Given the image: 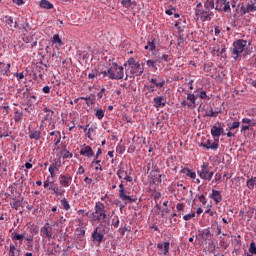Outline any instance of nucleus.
Wrapping results in <instances>:
<instances>
[{
    "mask_svg": "<svg viewBox=\"0 0 256 256\" xmlns=\"http://www.w3.org/2000/svg\"><path fill=\"white\" fill-rule=\"evenodd\" d=\"M103 204L97 205V220L98 223H100L101 228L99 229V232L97 233V241L98 243H101L103 241V237H105V233L109 231V228L107 227L109 225V217H107V214L103 210Z\"/></svg>",
    "mask_w": 256,
    "mask_h": 256,
    "instance_id": "obj_1",
    "label": "nucleus"
},
{
    "mask_svg": "<svg viewBox=\"0 0 256 256\" xmlns=\"http://www.w3.org/2000/svg\"><path fill=\"white\" fill-rule=\"evenodd\" d=\"M98 77H101L102 79L108 77V79L119 81L125 77V69L117 63H112L107 71L99 72Z\"/></svg>",
    "mask_w": 256,
    "mask_h": 256,
    "instance_id": "obj_2",
    "label": "nucleus"
},
{
    "mask_svg": "<svg viewBox=\"0 0 256 256\" xmlns=\"http://www.w3.org/2000/svg\"><path fill=\"white\" fill-rule=\"evenodd\" d=\"M247 49V40L238 39L233 43L232 57L235 61L241 59V54Z\"/></svg>",
    "mask_w": 256,
    "mask_h": 256,
    "instance_id": "obj_3",
    "label": "nucleus"
},
{
    "mask_svg": "<svg viewBox=\"0 0 256 256\" xmlns=\"http://www.w3.org/2000/svg\"><path fill=\"white\" fill-rule=\"evenodd\" d=\"M129 67L130 73L136 77H141V74L145 71V68L141 66V63L135 61V58L130 57L125 63L124 67Z\"/></svg>",
    "mask_w": 256,
    "mask_h": 256,
    "instance_id": "obj_4",
    "label": "nucleus"
},
{
    "mask_svg": "<svg viewBox=\"0 0 256 256\" xmlns=\"http://www.w3.org/2000/svg\"><path fill=\"white\" fill-rule=\"evenodd\" d=\"M195 15L197 19H201L203 22H205L211 21V16L213 15V12H211V10H207L206 8L203 9V4L199 2L196 5Z\"/></svg>",
    "mask_w": 256,
    "mask_h": 256,
    "instance_id": "obj_5",
    "label": "nucleus"
},
{
    "mask_svg": "<svg viewBox=\"0 0 256 256\" xmlns=\"http://www.w3.org/2000/svg\"><path fill=\"white\" fill-rule=\"evenodd\" d=\"M198 175H199L200 179H204V181H211V179H213V175H215V173L209 171L208 163H203V165L201 166V169L198 170Z\"/></svg>",
    "mask_w": 256,
    "mask_h": 256,
    "instance_id": "obj_6",
    "label": "nucleus"
},
{
    "mask_svg": "<svg viewBox=\"0 0 256 256\" xmlns=\"http://www.w3.org/2000/svg\"><path fill=\"white\" fill-rule=\"evenodd\" d=\"M181 105L187 109H195L197 107V96L193 93H188L187 100H183Z\"/></svg>",
    "mask_w": 256,
    "mask_h": 256,
    "instance_id": "obj_7",
    "label": "nucleus"
},
{
    "mask_svg": "<svg viewBox=\"0 0 256 256\" xmlns=\"http://www.w3.org/2000/svg\"><path fill=\"white\" fill-rule=\"evenodd\" d=\"M215 9L220 13H231V5L227 0H216Z\"/></svg>",
    "mask_w": 256,
    "mask_h": 256,
    "instance_id": "obj_8",
    "label": "nucleus"
},
{
    "mask_svg": "<svg viewBox=\"0 0 256 256\" xmlns=\"http://www.w3.org/2000/svg\"><path fill=\"white\" fill-rule=\"evenodd\" d=\"M40 235L43 239H48V241H51L53 237V229L49 227V222L45 223L40 229Z\"/></svg>",
    "mask_w": 256,
    "mask_h": 256,
    "instance_id": "obj_9",
    "label": "nucleus"
},
{
    "mask_svg": "<svg viewBox=\"0 0 256 256\" xmlns=\"http://www.w3.org/2000/svg\"><path fill=\"white\" fill-rule=\"evenodd\" d=\"M0 75L11 77V63L6 64L5 62H0Z\"/></svg>",
    "mask_w": 256,
    "mask_h": 256,
    "instance_id": "obj_10",
    "label": "nucleus"
},
{
    "mask_svg": "<svg viewBox=\"0 0 256 256\" xmlns=\"http://www.w3.org/2000/svg\"><path fill=\"white\" fill-rule=\"evenodd\" d=\"M71 181H73V177L69 176V174H61L59 176V184L61 187H70Z\"/></svg>",
    "mask_w": 256,
    "mask_h": 256,
    "instance_id": "obj_11",
    "label": "nucleus"
},
{
    "mask_svg": "<svg viewBox=\"0 0 256 256\" xmlns=\"http://www.w3.org/2000/svg\"><path fill=\"white\" fill-rule=\"evenodd\" d=\"M211 135L215 141H219L221 135H225V130L223 129V127L213 126L211 128Z\"/></svg>",
    "mask_w": 256,
    "mask_h": 256,
    "instance_id": "obj_12",
    "label": "nucleus"
},
{
    "mask_svg": "<svg viewBox=\"0 0 256 256\" xmlns=\"http://www.w3.org/2000/svg\"><path fill=\"white\" fill-rule=\"evenodd\" d=\"M61 169V160L54 161L48 168V171L50 173V176L52 179L55 177L56 172Z\"/></svg>",
    "mask_w": 256,
    "mask_h": 256,
    "instance_id": "obj_13",
    "label": "nucleus"
},
{
    "mask_svg": "<svg viewBox=\"0 0 256 256\" xmlns=\"http://www.w3.org/2000/svg\"><path fill=\"white\" fill-rule=\"evenodd\" d=\"M74 241L76 243H83L85 241V229L77 228L74 234Z\"/></svg>",
    "mask_w": 256,
    "mask_h": 256,
    "instance_id": "obj_14",
    "label": "nucleus"
},
{
    "mask_svg": "<svg viewBox=\"0 0 256 256\" xmlns=\"http://www.w3.org/2000/svg\"><path fill=\"white\" fill-rule=\"evenodd\" d=\"M153 103L156 109H163L167 105V100L163 96H157L153 99Z\"/></svg>",
    "mask_w": 256,
    "mask_h": 256,
    "instance_id": "obj_15",
    "label": "nucleus"
},
{
    "mask_svg": "<svg viewBox=\"0 0 256 256\" xmlns=\"http://www.w3.org/2000/svg\"><path fill=\"white\" fill-rule=\"evenodd\" d=\"M209 199H213L216 205H219L223 201V196L219 190L212 189V193L209 195Z\"/></svg>",
    "mask_w": 256,
    "mask_h": 256,
    "instance_id": "obj_16",
    "label": "nucleus"
},
{
    "mask_svg": "<svg viewBox=\"0 0 256 256\" xmlns=\"http://www.w3.org/2000/svg\"><path fill=\"white\" fill-rule=\"evenodd\" d=\"M170 247H171V243H169V242L157 244V249H159V251H161L160 255H169Z\"/></svg>",
    "mask_w": 256,
    "mask_h": 256,
    "instance_id": "obj_17",
    "label": "nucleus"
},
{
    "mask_svg": "<svg viewBox=\"0 0 256 256\" xmlns=\"http://www.w3.org/2000/svg\"><path fill=\"white\" fill-rule=\"evenodd\" d=\"M241 15H247V13H253L256 11L255 3L242 5L240 8Z\"/></svg>",
    "mask_w": 256,
    "mask_h": 256,
    "instance_id": "obj_18",
    "label": "nucleus"
},
{
    "mask_svg": "<svg viewBox=\"0 0 256 256\" xmlns=\"http://www.w3.org/2000/svg\"><path fill=\"white\" fill-rule=\"evenodd\" d=\"M5 23H6L7 29H9V31H13L14 29H17V27H19L17 22L13 21V17H11V16H6Z\"/></svg>",
    "mask_w": 256,
    "mask_h": 256,
    "instance_id": "obj_19",
    "label": "nucleus"
},
{
    "mask_svg": "<svg viewBox=\"0 0 256 256\" xmlns=\"http://www.w3.org/2000/svg\"><path fill=\"white\" fill-rule=\"evenodd\" d=\"M200 147H205V149H212V151H217V149H219V142L211 143V140H207L206 143H201Z\"/></svg>",
    "mask_w": 256,
    "mask_h": 256,
    "instance_id": "obj_20",
    "label": "nucleus"
},
{
    "mask_svg": "<svg viewBox=\"0 0 256 256\" xmlns=\"http://www.w3.org/2000/svg\"><path fill=\"white\" fill-rule=\"evenodd\" d=\"M27 102H26V105L28 107V109H31V111H33V109H35V103H37V96L35 95H32V96H29L27 95Z\"/></svg>",
    "mask_w": 256,
    "mask_h": 256,
    "instance_id": "obj_21",
    "label": "nucleus"
},
{
    "mask_svg": "<svg viewBox=\"0 0 256 256\" xmlns=\"http://www.w3.org/2000/svg\"><path fill=\"white\" fill-rule=\"evenodd\" d=\"M59 245H56L55 243H48L46 255H57V248Z\"/></svg>",
    "mask_w": 256,
    "mask_h": 256,
    "instance_id": "obj_22",
    "label": "nucleus"
},
{
    "mask_svg": "<svg viewBox=\"0 0 256 256\" xmlns=\"http://www.w3.org/2000/svg\"><path fill=\"white\" fill-rule=\"evenodd\" d=\"M80 155H83L84 157H93L94 152L91 146H86L81 148Z\"/></svg>",
    "mask_w": 256,
    "mask_h": 256,
    "instance_id": "obj_23",
    "label": "nucleus"
},
{
    "mask_svg": "<svg viewBox=\"0 0 256 256\" xmlns=\"http://www.w3.org/2000/svg\"><path fill=\"white\" fill-rule=\"evenodd\" d=\"M180 172L183 173L185 176L190 177V179H196L197 177V173L193 172V170L187 167L182 168Z\"/></svg>",
    "mask_w": 256,
    "mask_h": 256,
    "instance_id": "obj_24",
    "label": "nucleus"
},
{
    "mask_svg": "<svg viewBox=\"0 0 256 256\" xmlns=\"http://www.w3.org/2000/svg\"><path fill=\"white\" fill-rule=\"evenodd\" d=\"M43 112L46 113L45 117H44V121H51V119H53V116L55 115V111L44 107L43 108Z\"/></svg>",
    "mask_w": 256,
    "mask_h": 256,
    "instance_id": "obj_25",
    "label": "nucleus"
},
{
    "mask_svg": "<svg viewBox=\"0 0 256 256\" xmlns=\"http://www.w3.org/2000/svg\"><path fill=\"white\" fill-rule=\"evenodd\" d=\"M242 128H241V133L245 132V131H249L250 127H251V119L249 118H243L242 119Z\"/></svg>",
    "mask_w": 256,
    "mask_h": 256,
    "instance_id": "obj_26",
    "label": "nucleus"
},
{
    "mask_svg": "<svg viewBox=\"0 0 256 256\" xmlns=\"http://www.w3.org/2000/svg\"><path fill=\"white\" fill-rule=\"evenodd\" d=\"M53 193L55 194L56 197H63L65 195V189L63 187H51L49 188Z\"/></svg>",
    "mask_w": 256,
    "mask_h": 256,
    "instance_id": "obj_27",
    "label": "nucleus"
},
{
    "mask_svg": "<svg viewBox=\"0 0 256 256\" xmlns=\"http://www.w3.org/2000/svg\"><path fill=\"white\" fill-rule=\"evenodd\" d=\"M82 100L86 101V105L88 107H93V105H95V101H97V99L95 98V95H90L88 97H82Z\"/></svg>",
    "mask_w": 256,
    "mask_h": 256,
    "instance_id": "obj_28",
    "label": "nucleus"
},
{
    "mask_svg": "<svg viewBox=\"0 0 256 256\" xmlns=\"http://www.w3.org/2000/svg\"><path fill=\"white\" fill-rule=\"evenodd\" d=\"M124 195V196H122ZM121 195V192H119V199L121 201H128V203H135V199L131 198V196L127 195V191L123 190V194Z\"/></svg>",
    "mask_w": 256,
    "mask_h": 256,
    "instance_id": "obj_29",
    "label": "nucleus"
},
{
    "mask_svg": "<svg viewBox=\"0 0 256 256\" xmlns=\"http://www.w3.org/2000/svg\"><path fill=\"white\" fill-rule=\"evenodd\" d=\"M29 138L34 139V141H39V139H41V130L30 131Z\"/></svg>",
    "mask_w": 256,
    "mask_h": 256,
    "instance_id": "obj_30",
    "label": "nucleus"
},
{
    "mask_svg": "<svg viewBox=\"0 0 256 256\" xmlns=\"http://www.w3.org/2000/svg\"><path fill=\"white\" fill-rule=\"evenodd\" d=\"M150 83L155 85V87H159L160 89L165 86V80L164 79L159 80L157 78H151Z\"/></svg>",
    "mask_w": 256,
    "mask_h": 256,
    "instance_id": "obj_31",
    "label": "nucleus"
},
{
    "mask_svg": "<svg viewBox=\"0 0 256 256\" xmlns=\"http://www.w3.org/2000/svg\"><path fill=\"white\" fill-rule=\"evenodd\" d=\"M60 205L64 211H69L71 209V205L69 204V201H67V198H62L60 200Z\"/></svg>",
    "mask_w": 256,
    "mask_h": 256,
    "instance_id": "obj_32",
    "label": "nucleus"
},
{
    "mask_svg": "<svg viewBox=\"0 0 256 256\" xmlns=\"http://www.w3.org/2000/svg\"><path fill=\"white\" fill-rule=\"evenodd\" d=\"M40 7L42 9H53V4L51 2H49L48 0H41Z\"/></svg>",
    "mask_w": 256,
    "mask_h": 256,
    "instance_id": "obj_33",
    "label": "nucleus"
},
{
    "mask_svg": "<svg viewBox=\"0 0 256 256\" xmlns=\"http://www.w3.org/2000/svg\"><path fill=\"white\" fill-rule=\"evenodd\" d=\"M204 9L211 11V9H215V1L214 0H206L204 3Z\"/></svg>",
    "mask_w": 256,
    "mask_h": 256,
    "instance_id": "obj_34",
    "label": "nucleus"
},
{
    "mask_svg": "<svg viewBox=\"0 0 256 256\" xmlns=\"http://www.w3.org/2000/svg\"><path fill=\"white\" fill-rule=\"evenodd\" d=\"M52 43L55 45H59V47H61L63 45V40H61V37L59 36V34H55L53 37H52Z\"/></svg>",
    "mask_w": 256,
    "mask_h": 256,
    "instance_id": "obj_35",
    "label": "nucleus"
},
{
    "mask_svg": "<svg viewBox=\"0 0 256 256\" xmlns=\"http://www.w3.org/2000/svg\"><path fill=\"white\" fill-rule=\"evenodd\" d=\"M12 209H19V207H21V205H23V202L17 198H13V202L10 203Z\"/></svg>",
    "mask_w": 256,
    "mask_h": 256,
    "instance_id": "obj_36",
    "label": "nucleus"
},
{
    "mask_svg": "<svg viewBox=\"0 0 256 256\" xmlns=\"http://www.w3.org/2000/svg\"><path fill=\"white\" fill-rule=\"evenodd\" d=\"M121 5H122V7L129 9L132 5H136V3H135V1L133 2V0H122Z\"/></svg>",
    "mask_w": 256,
    "mask_h": 256,
    "instance_id": "obj_37",
    "label": "nucleus"
},
{
    "mask_svg": "<svg viewBox=\"0 0 256 256\" xmlns=\"http://www.w3.org/2000/svg\"><path fill=\"white\" fill-rule=\"evenodd\" d=\"M11 237H12L13 241H19L20 243H23V237H25V235L18 234V233H12Z\"/></svg>",
    "mask_w": 256,
    "mask_h": 256,
    "instance_id": "obj_38",
    "label": "nucleus"
},
{
    "mask_svg": "<svg viewBox=\"0 0 256 256\" xmlns=\"http://www.w3.org/2000/svg\"><path fill=\"white\" fill-rule=\"evenodd\" d=\"M61 143V132L57 131L56 136L54 137V149H57V145Z\"/></svg>",
    "mask_w": 256,
    "mask_h": 256,
    "instance_id": "obj_39",
    "label": "nucleus"
},
{
    "mask_svg": "<svg viewBox=\"0 0 256 256\" xmlns=\"http://www.w3.org/2000/svg\"><path fill=\"white\" fill-rule=\"evenodd\" d=\"M31 31V24H29V22H25L23 25H22V33L23 35H27V33Z\"/></svg>",
    "mask_w": 256,
    "mask_h": 256,
    "instance_id": "obj_40",
    "label": "nucleus"
},
{
    "mask_svg": "<svg viewBox=\"0 0 256 256\" xmlns=\"http://www.w3.org/2000/svg\"><path fill=\"white\" fill-rule=\"evenodd\" d=\"M246 185H247L248 189H254L255 185H256V177L249 179L247 181Z\"/></svg>",
    "mask_w": 256,
    "mask_h": 256,
    "instance_id": "obj_41",
    "label": "nucleus"
},
{
    "mask_svg": "<svg viewBox=\"0 0 256 256\" xmlns=\"http://www.w3.org/2000/svg\"><path fill=\"white\" fill-rule=\"evenodd\" d=\"M241 127V122H233L231 126H229L226 131H235V129H239Z\"/></svg>",
    "mask_w": 256,
    "mask_h": 256,
    "instance_id": "obj_42",
    "label": "nucleus"
},
{
    "mask_svg": "<svg viewBox=\"0 0 256 256\" xmlns=\"http://www.w3.org/2000/svg\"><path fill=\"white\" fill-rule=\"evenodd\" d=\"M174 27H176L178 33H183V31H185V25H183L181 22H175Z\"/></svg>",
    "mask_w": 256,
    "mask_h": 256,
    "instance_id": "obj_43",
    "label": "nucleus"
},
{
    "mask_svg": "<svg viewBox=\"0 0 256 256\" xmlns=\"http://www.w3.org/2000/svg\"><path fill=\"white\" fill-rule=\"evenodd\" d=\"M86 135L88 137V139H95V129L93 128H89L88 131L86 132Z\"/></svg>",
    "mask_w": 256,
    "mask_h": 256,
    "instance_id": "obj_44",
    "label": "nucleus"
},
{
    "mask_svg": "<svg viewBox=\"0 0 256 256\" xmlns=\"http://www.w3.org/2000/svg\"><path fill=\"white\" fill-rule=\"evenodd\" d=\"M63 159H73V153L69 152L67 149H63Z\"/></svg>",
    "mask_w": 256,
    "mask_h": 256,
    "instance_id": "obj_45",
    "label": "nucleus"
},
{
    "mask_svg": "<svg viewBox=\"0 0 256 256\" xmlns=\"http://www.w3.org/2000/svg\"><path fill=\"white\" fill-rule=\"evenodd\" d=\"M248 251L251 255H256V244H255V242L250 243V247H249Z\"/></svg>",
    "mask_w": 256,
    "mask_h": 256,
    "instance_id": "obj_46",
    "label": "nucleus"
},
{
    "mask_svg": "<svg viewBox=\"0 0 256 256\" xmlns=\"http://www.w3.org/2000/svg\"><path fill=\"white\" fill-rule=\"evenodd\" d=\"M15 251H17V246L10 244L9 246V256H16Z\"/></svg>",
    "mask_w": 256,
    "mask_h": 256,
    "instance_id": "obj_47",
    "label": "nucleus"
},
{
    "mask_svg": "<svg viewBox=\"0 0 256 256\" xmlns=\"http://www.w3.org/2000/svg\"><path fill=\"white\" fill-rule=\"evenodd\" d=\"M116 175H118V177L120 179H125V176H127V171L123 170V169H119L117 172H116Z\"/></svg>",
    "mask_w": 256,
    "mask_h": 256,
    "instance_id": "obj_48",
    "label": "nucleus"
},
{
    "mask_svg": "<svg viewBox=\"0 0 256 256\" xmlns=\"http://www.w3.org/2000/svg\"><path fill=\"white\" fill-rule=\"evenodd\" d=\"M21 117H23V113L16 111L14 115L15 123H19V121H21Z\"/></svg>",
    "mask_w": 256,
    "mask_h": 256,
    "instance_id": "obj_49",
    "label": "nucleus"
},
{
    "mask_svg": "<svg viewBox=\"0 0 256 256\" xmlns=\"http://www.w3.org/2000/svg\"><path fill=\"white\" fill-rule=\"evenodd\" d=\"M148 46L150 47V51H155V49L157 48V46L155 45V39L148 41Z\"/></svg>",
    "mask_w": 256,
    "mask_h": 256,
    "instance_id": "obj_50",
    "label": "nucleus"
},
{
    "mask_svg": "<svg viewBox=\"0 0 256 256\" xmlns=\"http://www.w3.org/2000/svg\"><path fill=\"white\" fill-rule=\"evenodd\" d=\"M206 115H207V117H217V115H219V111H213L211 109L208 111V113Z\"/></svg>",
    "mask_w": 256,
    "mask_h": 256,
    "instance_id": "obj_51",
    "label": "nucleus"
},
{
    "mask_svg": "<svg viewBox=\"0 0 256 256\" xmlns=\"http://www.w3.org/2000/svg\"><path fill=\"white\" fill-rule=\"evenodd\" d=\"M105 117V111L103 109H98L97 110V119H103Z\"/></svg>",
    "mask_w": 256,
    "mask_h": 256,
    "instance_id": "obj_52",
    "label": "nucleus"
},
{
    "mask_svg": "<svg viewBox=\"0 0 256 256\" xmlns=\"http://www.w3.org/2000/svg\"><path fill=\"white\" fill-rule=\"evenodd\" d=\"M198 199L201 201L202 205H207V197H205V194L200 195Z\"/></svg>",
    "mask_w": 256,
    "mask_h": 256,
    "instance_id": "obj_53",
    "label": "nucleus"
},
{
    "mask_svg": "<svg viewBox=\"0 0 256 256\" xmlns=\"http://www.w3.org/2000/svg\"><path fill=\"white\" fill-rule=\"evenodd\" d=\"M116 151H117V153H120V155H123L125 153V147L122 145H118L116 147Z\"/></svg>",
    "mask_w": 256,
    "mask_h": 256,
    "instance_id": "obj_54",
    "label": "nucleus"
},
{
    "mask_svg": "<svg viewBox=\"0 0 256 256\" xmlns=\"http://www.w3.org/2000/svg\"><path fill=\"white\" fill-rule=\"evenodd\" d=\"M213 51H216L217 55H223V53H225L226 51V48L223 47L222 49H219V48H213Z\"/></svg>",
    "mask_w": 256,
    "mask_h": 256,
    "instance_id": "obj_55",
    "label": "nucleus"
},
{
    "mask_svg": "<svg viewBox=\"0 0 256 256\" xmlns=\"http://www.w3.org/2000/svg\"><path fill=\"white\" fill-rule=\"evenodd\" d=\"M193 217H195V213L186 214L183 216V219H184V221H191V219H193Z\"/></svg>",
    "mask_w": 256,
    "mask_h": 256,
    "instance_id": "obj_56",
    "label": "nucleus"
},
{
    "mask_svg": "<svg viewBox=\"0 0 256 256\" xmlns=\"http://www.w3.org/2000/svg\"><path fill=\"white\" fill-rule=\"evenodd\" d=\"M196 97H200V99H207V92H205L204 90L200 91L199 95H197Z\"/></svg>",
    "mask_w": 256,
    "mask_h": 256,
    "instance_id": "obj_57",
    "label": "nucleus"
},
{
    "mask_svg": "<svg viewBox=\"0 0 256 256\" xmlns=\"http://www.w3.org/2000/svg\"><path fill=\"white\" fill-rule=\"evenodd\" d=\"M235 135H237V130L236 131L228 130V132L226 133L227 137H235Z\"/></svg>",
    "mask_w": 256,
    "mask_h": 256,
    "instance_id": "obj_58",
    "label": "nucleus"
},
{
    "mask_svg": "<svg viewBox=\"0 0 256 256\" xmlns=\"http://www.w3.org/2000/svg\"><path fill=\"white\" fill-rule=\"evenodd\" d=\"M176 209H177V211H183V209H185V204H183V203H178V204L176 205Z\"/></svg>",
    "mask_w": 256,
    "mask_h": 256,
    "instance_id": "obj_59",
    "label": "nucleus"
},
{
    "mask_svg": "<svg viewBox=\"0 0 256 256\" xmlns=\"http://www.w3.org/2000/svg\"><path fill=\"white\" fill-rule=\"evenodd\" d=\"M97 97L99 99H103L105 97V89L104 88H102L100 93L97 94Z\"/></svg>",
    "mask_w": 256,
    "mask_h": 256,
    "instance_id": "obj_60",
    "label": "nucleus"
},
{
    "mask_svg": "<svg viewBox=\"0 0 256 256\" xmlns=\"http://www.w3.org/2000/svg\"><path fill=\"white\" fill-rule=\"evenodd\" d=\"M162 61H166L168 62L171 59V56L167 55V54H163L160 58Z\"/></svg>",
    "mask_w": 256,
    "mask_h": 256,
    "instance_id": "obj_61",
    "label": "nucleus"
},
{
    "mask_svg": "<svg viewBox=\"0 0 256 256\" xmlns=\"http://www.w3.org/2000/svg\"><path fill=\"white\" fill-rule=\"evenodd\" d=\"M146 65L148 67H155V60H147Z\"/></svg>",
    "mask_w": 256,
    "mask_h": 256,
    "instance_id": "obj_62",
    "label": "nucleus"
},
{
    "mask_svg": "<svg viewBox=\"0 0 256 256\" xmlns=\"http://www.w3.org/2000/svg\"><path fill=\"white\" fill-rule=\"evenodd\" d=\"M84 181L87 185H92L93 184V179L92 178H89V177H85L84 178Z\"/></svg>",
    "mask_w": 256,
    "mask_h": 256,
    "instance_id": "obj_63",
    "label": "nucleus"
},
{
    "mask_svg": "<svg viewBox=\"0 0 256 256\" xmlns=\"http://www.w3.org/2000/svg\"><path fill=\"white\" fill-rule=\"evenodd\" d=\"M92 238H93V241H97V228L94 229L92 233Z\"/></svg>",
    "mask_w": 256,
    "mask_h": 256,
    "instance_id": "obj_64",
    "label": "nucleus"
}]
</instances>
